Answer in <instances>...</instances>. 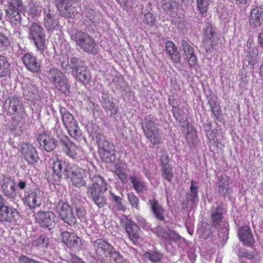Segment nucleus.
<instances>
[{"label":"nucleus","instance_id":"obj_26","mask_svg":"<svg viewBox=\"0 0 263 263\" xmlns=\"http://www.w3.org/2000/svg\"><path fill=\"white\" fill-rule=\"evenodd\" d=\"M101 137L102 136H100V137L97 139L100 153L103 156L106 154L107 156L109 155H114L116 152L114 146L112 144L109 143V142L104 138L102 139Z\"/></svg>","mask_w":263,"mask_h":263},{"label":"nucleus","instance_id":"obj_45","mask_svg":"<svg viewBox=\"0 0 263 263\" xmlns=\"http://www.w3.org/2000/svg\"><path fill=\"white\" fill-rule=\"evenodd\" d=\"M127 196L132 208L140 210V200L138 197L133 192L128 193Z\"/></svg>","mask_w":263,"mask_h":263},{"label":"nucleus","instance_id":"obj_16","mask_svg":"<svg viewBox=\"0 0 263 263\" xmlns=\"http://www.w3.org/2000/svg\"><path fill=\"white\" fill-rule=\"evenodd\" d=\"M112 247L106 240L101 238L97 239L92 243V248L96 253L102 257H108Z\"/></svg>","mask_w":263,"mask_h":263},{"label":"nucleus","instance_id":"obj_7","mask_svg":"<svg viewBox=\"0 0 263 263\" xmlns=\"http://www.w3.org/2000/svg\"><path fill=\"white\" fill-rule=\"evenodd\" d=\"M48 77L50 82L55 88L64 93L69 91V85L65 75L57 69H50L48 72Z\"/></svg>","mask_w":263,"mask_h":263},{"label":"nucleus","instance_id":"obj_28","mask_svg":"<svg viewBox=\"0 0 263 263\" xmlns=\"http://www.w3.org/2000/svg\"><path fill=\"white\" fill-rule=\"evenodd\" d=\"M2 189L4 195L10 198H14L16 196L15 183L9 178H4Z\"/></svg>","mask_w":263,"mask_h":263},{"label":"nucleus","instance_id":"obj_6","mask_svg":"<svg viewBox=\"0 0 263 263\" xmlns=\"http://www.w3.org/2000/svg\"><path fill=\"white\" fill-rule=\"evenodd\" d=\"M44 200L43 192L38 189L25 191L23 201L29 209L34 210L40 207Z\"/></svg>","mask_w":263,"mask_h":263},{"label":"nucleus","instance_id":"obj_43","mask_svg":"<svg viewBox=\"0 0 263 263\" xmlns=\"http://www.w3.org/2000/svg\"><path fill=\"white\" fill-rule=\"evenodd\" d=\"M49 238L45 235L43 234L40 237L32 241V246L40 248H47L49 243Z\"/></svg>","mask_w":263,"mask_h":263},{"label":"nucleus","instance_id":"obj_4","mask_svg":"<svg viewBox=\"0 0 263 263\" xmlns=\"http://www.w3.org/2000/svg\"><path fill=\"white\" fill-rule=\"evenodd\" d=\"M71 40L76 45L86 52L95 53L97 45L93 39L88 34L82 31L73 30L70 33Z\"/></svg>","mask_w":263,"mask_h":263},{"label":"nucleus","instance_id":"obj_17","mask_svg":"<svg viewBox=\"0 0 263 263\" xmlns=\"http://www.w3.org/2000/svg\"><path fill=\"white\" fill-rule=\"evenodd\" d=\"M21 153L25 160L29 164H34L39 159L36 149L31 144L23 143L21 146Z\"/></svg>","mask_w":263,"mask_h":263},{"label":"nucleus","instance_id":"obj_23","mask_svg":"<svg viewBox=\"0 0 263 263\" xmlns=\"http://www.w3.org/2000/svg\"><path fill=\"white\" fill-rule=\"evenodd\" d=\"M40 146L46 152L52 151L56 146V141L51 136L46 134H41L37 137Z\"/></svg>","mask_w":263,"mask_h":263},{"label":"nucleus","instance_id":"obj_12","mask_svg":"<svg viewBox=\"0 0 263 263\" xmlns=\"http://www.w3.org/2000/svg\"><path fill=\"white\" fill-rule=\"evenodd\" d=\"M85 170L74 164L72 165L68 177L72 184L76 187H81L85 184Z\"/></svg>","mask_w":263,"mask_h":263},{"label":"nucleus","instance_id":"obj_22","mask_svg":"<svg viewBox=\"0 0 263 263\" xmlns=\"http://www.w3.org/2000/svg\"><path fill=\"white\" fill-rule=\"evenodd\" d=\"M23 63L28 70L32 72H37L41 67L40 63L37 61L35 56L31 53H26L22 57Z\"/></svg>","mask_w":263,"mask_h":263},{"label":"nucleus","instance_id":"obj_51","mask_svg":"<svg viewBox=\"0 0 263 263\" xmlns=\"http://www.w3.org/2000/svg\"><path fill=\"white\" fill-rule=\"evenodd\" d=\"M10 44V39L4 34L0 33V51L6 50Z\"/></svg>","mask_w":263,"mask_h":263},{"label":"nucleus","instance_id":"obj_30","mask_svg":"<svg viewBox=\"0 0 263 263\" xmlns=\"http://www.w3.org/2000/svg\"><path fill=\"white\" fill-rule=\"evenodd\" d=\"M157 5L167 13H176L178 9V3L175 0H157Z\"/></svg>","mask_w":263,"mask_h":263},{"label":"nucleus","instance_id":"obj_18","mask_svg":"<svg viewBox=\"0 0 263 263\" xmlns=\"http://www.w3.org/2000/svg\"><path fill=\"white\" fill-rule=\"evenodd\" d=\"M125 227L129 238L134 244L141 240V231L136 224L130 220L127 219Z\"/></svg>","mask_w":263,"mask_h":263},{"label":"nucleus","instance_id":"obj_54","mask_svg":"<svg viewBox=\"0 0 263 263\" xmlns=\"http://www.w3.org/2000/svg\"><path fill=\"white\" fill-rule=\"evenodd\" d=\"M72 69V72H74L79 68H81L84 65L80 64L79 59L76 57L72 58L70 60V63L68 64Z\"/></svg>","mask_w":263,"mask_h":263},{"label":"nucleus","instance_id":"obj_33","mask_svg":"<svg viewBox=\"0 0 263 263\" xmlns=\"http://www.w3.org/2000/svg\"><path fill=\"white\" fill-rule=\"evenodd\" d=\"M17 215L16 210L12 207L3 205L0 209V221H10Z\"/></svg>","mask_w":263,"mask_h":263},{"label":"nucleus","instance_id":"obj_27","mask_svg":"<svg viewBox=\"0 0 263 263\" xmlns=\"http://www.w3.org/2000/svg\"><path fill=\"white\" fill-rule=\"evenodd\" d=\"M5 104H8V112L10 114H19L23 111V103L17 97L9 98L6 100Z\"/></svg>","mask_w":263,"mask_h":263},{"label":"nucleus","instance_id":"obj_2","mask_svg":"<svg viewBox=\"0 0 263 263\" xmlns=\"http://www.w3.org/2000/svg\"><path fill=\"white\" fill-rule=\"evenodd\" d=\"M27 38L33 43L36 50L43 53L46 47L45 31L37 23H32L28 27Z\"/></svg>","mask_w":263,"mask_h":263},{"label":"nucleus","instance_id":"obj_9","mask_svg":"<svg viewBox=\"0 0 263 263\" xmlns=\"http://www.w3.org/2000/svg\"><path fill=\"white\" fill-rule=\"evenodd\" d=\"M60 140L64 146L63 151L67 156L75 160L85 158V154L82 148L72 143L68 137L62 136Z\"/></svg>","mask_w":263,"mask_h":263},{"label":"nucleus","instance_id":"obj_21","mask_svg":"<svg viewBox=\"0 0 263 263\" xmlns=\"http://www.w3.org/2000/svg\"><path fill=\"white\" fill-rule=\"evenodd\" d=\"M219 194L225 197H229L233 190L231 184L229 183V178L226 175L219 177L217 184Z\"/></svg>","mask_w":263,"mask_h":263},{"label":"nucleus","instance_id":"obj_40","mask_svg":"<svg viewBox=\"0 0 263 263\" xmlns=\"http://www.w3.org/2000/svg\"><path fill=\"white\" fill-rule=\"evenodd\" d=\"M42 9V6L37 2H30L28 5L27 12L28 15L32 17L40 15Z\"/></svg>","mask_w":263,"mask_h":263},{"label":"nucleus","instance_id":"obj_63","mask_svg":"<svg viewBox=\"0 0 263 263\" xmlns=\"http://www.w3.org/2000/svg\"><path fill=\"white\" fill-rule=\"evenodd\" d=\"M19 261L21 263H39L33 259H30L27 257L22 255L19 258Z\"/></svg>","mask_w":263,"mask_h":263},{"label":"nucleus","instance_id":"obj_42","mask_svg":"<svg viewBox=\"0 0 263 263\" xmlns=\"http://www.w3.org/2000/svg\"><path fill=\"white\" fill-rule=\"evenodd\" d=\"M10 64L6 57L0 55V77H6L9 73Z\"/></svg>","mask_w":263,"mask_h":263},{"label":"nucleus","instance_id":"obj_59","mask_svg":"<svg viewBox=\"0 0 263 263\" xmlns=\"http://www.w3.org/2000/svg\"><path fill=\"white\" fill-rule=\"evenodd\" d=\"M76 213L78 218L81 221H85V214L86 212L83 208H77L76 210Z\"/></svg>","mask_w":263,"mask_h":263},{"label":"nucleus","instance_id":"obj_55","mask_svg":"<svg viewBox=\"0 0 263 263\" xmlns=\"http://www.w3.org/2000/svg\"><path fill=\"white\" fill-rule=\"evenodd\" d=\"M181 47L184 51L185 55L191 53L193 52V49L191 46L189 42L185 40H183L181 42Z\"/></svg>","mask_w":263,"mask_h":263},{"label":"nucleus","instance_id":"obj_10","mask_svg":"<svg viewBox=\"0 0 263 263\" xmlns=\"http://www.w3.org/2000/svg\"><path fill=\"white\" fill-rule=\"evenodd\" d=\"M77 0H57V6L60 15L65 17L72 18L78 12L74 5Z\"/></svg>","mask_w":263,"mask_h":263},{"label":"nucleus","instance_id":"obj_60","mask_svg":"<svg viewBox=\"0 0 263 263\" xmlns=\"http://www.w3.org/2000/svg\"><path fill=\"white\" fill-rule=\"evenodd\" d=\"M211 110L214 115L217 118L220 114V107L216 102L210 104Z\"/></svg>","mask_w":263,"mask_h":263},{"label":"nucleus","instance_id":"obj_49","mask_svg":"<svg viewBox=\"0 0 263 263\" xmlns=\"http://www.w3.org/2000/svg\"><path fill=\"white\" fill-rule=\"evenodd\" d=\"M172 113L174 117L177 122L180 124L182 122V125H181L182 127L188 125L187 123L185 121L182 122L184 119L182 117V115L180 114V108L178 106H175L172 108Z\"/></svg>","mask_w":263,"mask_h":263},{"label":"nucleus","instance_id":"obj_57","mask_svg":"<svg viewBox=\"0 0 263 263\" xmlns=\"http://www.w3.org/2000/svg\"><path fill=\"white\" fill-rule=\"evenodd\" d=\"M135 217L138 222V224L141 227L145 229H148L149 228L148 223L143 216L140 215H137Z\"/></svg>","mask_w":263,"mask_h":263},{"label":"nucleus","instance_id":"obj_53","mask_svg":"<svg viewBox=\"0 0 263 263\" xmlns=\"http://www.w3.org/2000/svg\"><path fill=\"white\" fill-rule=\"evenodd\" d=\"M120 5L126 11L129 10L134 5V0H116Z\"/></svg>","mask_w":263,"mask_h":263},{"label":"nucleus","instance_id":"obj_15","mask_svg":"<svg viewBox=\"0 0 263 263\" xmlns=\"http://www.w3.org/2000/svg\"><path fill=\"white\" fill-rule=\"evenodd\" d=\"M53 170L54 174L59 178H67L73 164H70L68 162L57 160L52 161Z\"/></svg>","mask_w":263,"mask_h":263},{"label":"nucleus","instance_id":"obj_36","mask_svg":"<svg viewBox=\"0 0 263 263\" xmlns=\"http://www.w3.org/2000/svg\"><path fill=\"white\" fill-rule=\"evenodd\" d=\"M60 111L63 123L66 129L77 123L72 114L66 111L65 108L61 107Z\"/></svg>","mask_w":263,"mask_h":263},{"label":"nucleus","instance_id":"obj_5","mask_svg":"<svg viewBox=\"0 0 263 263\" xmlns=\"http://www.w3.org/2000/svg\"><path fill=\"white\" fill-rule=\"evenodd\" d=\"M8 7L6 9L7 16L12 24L18 25L21 23L22 17L20 13L24 11L22 0H7Z\"/></svg>","mask_w":263,"mask_h":263},{"label":"nucleus","instance_id":"obj_48","mask_svg":"<svg viewBox=\"0 0 263 263\" xmlns=\"http://www.w3.org/2000/svg\"><path fill=\"white\" fill-rule=\"evenodd\" d=\"M111 199L114 203L118 210L125 211L126 210L125 206L123 204L122 199L121 197L116 195L114 193L110 192Z\"/></svg>","mask_w":263,"mask_h":263},{"label":"nucleus","instance_id":"obj_44","mask_svg":"<svg viewBox=\"0 0 263 263\" xmlns=\"http://www.w3.org/2000/svg\"><path fill=\"white\" fill-rule=\"evenodd\" d=\"M161 170L162 178L171 182L174 177L173 167L171 165L162 166Z\"/></svg>","mask_w":263,"mask_h":263},{"label":"nucleus","instance_id":"obj_19","mask_svg":"<svg viewBox=\"0 0 263 263\" xmlns=\"http://www.w3.org/2000/svg\"><path fill=\"white\" fill-rule=\"evenodd\" d=\"M62 237L63 242L67 247L74 251L80 249L81 239L76 234L65 231L62 233Z\"/></svg>","mask_w":263,"mask_h":263},{"label":"nucleus","instance_id":"obj_37","mask_svg":"<svg viewBox=\"0 0 263 263\" xmlns=\"http://www.w3.org/2000/svg\"><path fill=\"white\" fill-rule=\"evenodd\" d=\"M246 55L245 60L251 65H254L257 62L258 50L254 47L249 48L248 46L245 49Z\"/></svg>","mask_w":263,"mask_h":263},{"label":"nucleus","instance_id":"obj_13","mask_svg":"<svg viewBox=\"0 0 263 263\" xmlns=\"http://www.w3.org/2000/svg\"><path fill=\"white\" fill-rule=\"evenodd\" d=\"M54 218L55 215L52 212H40L37 214L35 220L42 227L51 230L55 225Z\"/></svg>","mask_w":263,"mask_h":263},{"label":"nucleus","instance_id":"obj_56","mask_svg":"<svg viewBox=\"0 0 263 263\" xmlns=\"http://www.w3.org/2000/svg\"><path fill=\"white\" fill-rule=\"evenodd\" d=\"M185 55V59L187 60L190 66H194L196 64L197 61L196 57L194 54V51L191 52V53H190L189 54H187Z\"/></svg>","mask_w":263,"mask_h":263},{"label":"nucleus","instance_id":"obj_3","mask_svg":"<svg viewBox=\"0 0 263 263\" xmlns=\"http://www.w3.org/2000/svg\"><path fill=\"white\" fill-rule=\"evenodd\" d=\"M156 118L153 116L146 117L141 122V126L143 132L153 145L160 144L162 139L159 129L156 124Z\"/></svg>","mask_w":263,"mask_h":263},{"label":"nucleus","instance_id":"obj_20","mask_svg":"<svg viewBox=\"0 0 263 263\" xmlns=\"http://www.w3.org/2000/svg\"><path fill=\"white\" fill-rule=\"evenodd\" d=\"M263 23V5L255 7L251 11L249 16V25L253 28L261 26Z\"/></svg>","mask_w":263,"mask_h":263},{"label":"nucleus","instance_id":"obj_31","mask_svg":"<svg viewBox=\"0 0 263 263\" xmlns=\"http://www.w3.org/2000/svg\"><path fill=\"white\" fill-rule=\"evenodd\" d=\"M226 210L222 205L216 207L213 206L211 213V218L213 225L217 227L223 219V215L226 213Z\"/></svg>","mask_w":263,"mask_h":263},{"label":"nucleus","instance_id":"obj_62","mask_svg":"<svg viewBox=\"0 0 263 263\" xmlns=\"http://www.w3.org/2000/svg\"><path fill=\"white\" fill-rule=\"evenodd\" d=\"M197 232L201 238L206 239L211 234L210 230H206L204 231L202 229H198Z\"/></svg>","mask_w":263,"mask_h":263},{"label":"nucleus","instance_id":"obj_52","mask_svg":"<svg viewBox=\"0 0 263 263\" xmlns=\"http://www.w3.org/2000/svg\"><path fill=\"white\" fill-rule=\"evenodd\" d=\"M88 131L92 137H96L97 139H98L100 137V129L99 127L95 124H91L88 127Z\"/></svg>","mask_w":263,"mask_h":263},{"label":"nucleus","instance_id":"obj_24","mask_svg":"<svg viewBox=\"0 0 263 263\" xmlns=\"http://www.w3.org/2000/svg\"><path fill=\"white\" fill-rule=\"evenodd\" d=\"M102 103L103 107L108 116L111 117L117 114L118 108L116 107L112 97L103 94L102 97Z\"/></svg>","mask_w":263,"mask_h":263},{"label":"nucleus","instance_id":"obj_8","mask_svg":"<svg viewBox=\"0 0 263 263\" xmlns=\"http://www.w3.org/2000/svg\"><path fill=\"white\" fill-rule=\"evenodd\" d=\"M55 210L61 219L70 226H74L77 219L74 216L72 208L66 202L59 201L56 204Z\"/></svg>","mask_w":263,"mask_h":263},{"label":"nucleus","instance_id":"obj_25","mask_svg":"<svg viewBox=\"0 0 263 263\" xmlns=\"http://www.w3.org/2000/svg\"><path fill=\"white\" fill-rule=\"evenodd\" d=\"M148 204L155 217L159 220L163 221L164 219V210L158 201L155 198L149 199Z\"/></svg>","mask_w":263,"mask_h":263},{"label":"nucleus","instance_id":"obj_14","mask_svg":"<svg viewBox=\"0 0 263 263\" xmlns=\"http://www.w3.org/2000/svg\"><path fill=\"white\" fill-rule=\"evenodd\" d=\"M218 37L216 34L214 28L208 24L204 32V47L208 51L210 47L214 48L217 44Z\"/></svg>","mask_w":263,"mask_h":263},{"label":"nucleus","instance_id":"obj_39","mask_svg":"<svg viewBox=\"0 0 263 263\" xmlns=\"http://www.w3.org/2000/svg\"><path fill=\"white\" fill-rule=\"evenodd\" d=\"M143 256L145 261L149 260L153 262H157L160 260L162 255L159 251L155 249L154 250H148L143 254Z\"/></svg>","mask_w":263,"mask_h":263},{"label":"nucleus","instance_id":"obj_64","mask_svg":"<svg viewBox=\"0 0 263 263\" xmlns=\"http://www.w3.org/2000/svg\"><path fill=\"white\" fill-rule=\"evenodd\" d=\"M151 6L152 5L150 4L146 5L145 6H143L141 9V13L144 15H145L147 14L151 13V11L152 10Z\"/></svg>","mask_w":263,"mask_h":263},{"label":"nucleus","instance_id":"obj_29","mask_svg":"<svg viewBox=\"0 0 263 263\" xmlns=\"http://www.w3.org/2000/svg\"><path fill=\"white\" fill-rule=\"evenodd\" d=\"M238 235L240 241L248 246L253 245L254 240L250 229L248 227H243L238 229Z\"/></svg>","mask_w":263,"mask_h":263},{"label":"nucleus","instance_id":"obj_58","mask_svg":"<svg viewBox=\"0 0 263 263\" xmlns=\"http://www.w3.org/2000/svg\"><path fill=\"white\" fill-rule=\"evenodd\" d=\"M115 174L122 182L124 183L126 181V175L122 170L117 168L115 170Z\"/></svg>","mask_w":263,"mask_h":263},{"label":"nucleus","instance_id":"obj_11","mask_svg":"<svg viewBox=\"0 0 263 263\" xmlns=\"http://www.w3.org/2000/svg\"><path fill=\"white\" fill-rule=\"evenodd\" d=\"M45 7L43 8V25L46 30L49 32L54 30L59 24L58 16L50 8L49 2H45Z\"/></svg>","mask_w":263,"mask_h":263},{"label":"nucleus","instance_id":"obj_50","mask_svg":"<svg viewBox=\"0 0 263 263\" xmlns=\"http://www.w3.org/2000/svg\"><path fill=\"white\" fill-rule=\"evenodd\" d=\"M108 257H110L111 260L115 261L116 263H126L123 257L114 247H112V250L109 252Z\"/></svg>","mask_w":263,"mask_h":263},{"label":"nucleus","instance_id":"obj_41","mask_svg":"<svg viewBox=\"0 0 263 263\" xmlns=\"http://www.w3.org/2000/svg\"><path fill=\"white\" fill-rule=\"evenodd\" d=\"M198 183L196 181L192 180L191 182L190 194L189 198L193 203H195L198 201Z\"/></svg>","mask_w":263,"mask_h":263},{"label":"nucleus","instance_id":"obj_1","mask_svg":"<svg viewBox=\"0 0 263 263\" xmlns=\"http://www.w3.org/2000/svg\"><path fill=\"white\" fill-rule=\"evenodd\" d=\"M92 183L87 185V194L91 197L95 203L99 208L106 204V199L104 193L107 191V183L100 176L90 177Z\"/></svg>","mask_w":263,"mask_h":263},{"label":"nucleus","instance_id":"obj_32","mask_svg":"<svg viewBox=\"0 0 263 263\" xmlns=\"http://www.w3.org/2000/svg\"><path fill=\"white\" fill-rule=\"evenodd\" d=\"M165 47L167 53L172 61L174 63H180L181 57L175 44L173 42L168 41L165 43Z\"/></svg>","mask_w":263,"mask_h":263},{"label":"nucleus","instance_id":"obj_35","mask_svg":"<svg viewBox=\"0 0 263 263\" xmlns=\"http://www.w3.org/2000/svg\"><path fill=\"white\" fill-rule=\"evenodd\" d=\"M84 22L88 25L96 24L100 19L99 14L90 8H86L82 12Z\"/></svg>","mask_w":263,"mask_h":263},{"label":"nucleus","instance_id":"obj_46","mask_svg":"<svg viewBox=\"0 0 263 263\" xmlns=\"http://www.w3.org/2000/svg\"><path fill=\"white\" fill-rule=\"evenodd\" d=\"M196 2L197 8L200 13L202 15L205 14L211 3V0H196Z\"/></svg>","mask_w":263,"mask_h":263},{"label":"nucleus","instance_id":"obj_61","mask_svg":"<svg viewBox=\"0 0 263 263\" xmlns=\"http://www.w3.org/2000/svg\"><path fill=\"white\" fill-rule=\"evenodd\" d=\"M160 160L161 166L170 165L168 156L165 153H162Z\"/></svg>","mask_w":263,"mask_h":263},{"label":"nucleus","instance_id":"obj_34","mask_svg":"<svg viewBox=\"0 0 263 263\" xmlns=\"http://www.w3.org/2000/svg\"><path fill=\"white\" fill-rule=\"evenodd\" d=\"M129 180L133 189L137 193H143L147 191V187L140 176L132 175L129 177Z\"/></svg>","mask_w":263,"mask_h":263},{"label":"nucleus","instance_id":"obj_47","mask_svg":"<svg viewBox=\"0 0 263 263\" xmlns=\"http://www.w3.org/2000/svg\"><path fill=\"white\" fill-rule=\"evenodd\" d=\"M69 134L73 138L78 139L82 135V132L80 130L77 122L67 128Z\"/></svg>","mask_w":263,"mask_h":263},{"label":"nucleus","instance_id":"obj_38","mask_svg":"<svg viewBox=\"0 0 263 263\" xmlns=\"http://www.w3.org/2000/svg\"><path fill=\"white\" fill-rule=\"evenodd\" d=\"M72 74L83 83L88 81L90 78V73L84 66L78 68Z\"/></svg>","mask_w":263,"mask_h":263}]
</instances>
